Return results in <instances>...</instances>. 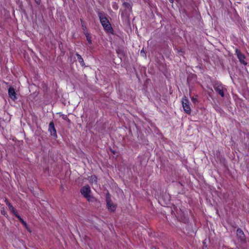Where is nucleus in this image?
Instances as JSON below:
<instances>
[{
  "instance_id": "obj_1",
  "label": "nucleus",
  "mask_w": 249,
  "mask_h": 249,
  "mask_svg": "<svg viewBox=\"0 0 249 249\" xmlns=\"http://www.w3.org/2000/svg\"><path fill=\"white\" fill-rule=\"evenodd\" d=\"M214 90L217 92L221 97L224 96L225 92L227 91L226 86L222 85L220 83L215 82L213 85Z\"/></svg>"
},
{
  "instance_id": "obj_2",
  "label": "nucleus",
  "mask_w": 249,
  "mask_h": 249,
  "mask_svg": "<svg viewBox=\"0 0 249 249\" xmlns=\"http://www.w3.org/2000/svg\"><path fill=\"white\" fill-rule=\"evenodd\" d=\"M99 18L101 23L104 29L108 32H111L112 31V28L111 27L110 24L106 17H105L103 14H100L99 15Z\"/></svg>"
},
{
  "instance_id": "obj_3",
  "label": "nucleus",
  "mask_w": 249,
  "mask_h": 249,
  "mask_svg": "<svg viewBox=\"0 0 249 249\" xmlns=\"http://www.w3.org/2000/svg\"><path fill=\"white\" fill-rule=\"evenodd\" d=\"M81 194L89 200L91 201L93 198L90 196V188L89 185L84 186L81 190Z\"/></svg>"
},
{
  "instance_id": "obj_4",
  "label": "nucleus",
  "mask_w": 249,
  "mask_h": 249,
  "mask_svg": "<svg viewBox=\"0 0 249 249\" xmlns=\"http://www.w3.org/2000/svg\"><path fill=\"white\" fill-rule=\"evenodd\" d=\"M106 202L107 209L111 212H114L116 208V206L111 200L110 195L107 193L106 195Z\"/></svg>"
},
{
  "instance_id": "obj_5",
  "label": "nucleus",
  "mask_w": 249,
  "mask_h": 249,
  "mask_svg": "<svg viewBox=\"0 0 249 249\" xmlns=\"http://www.w3.org/2000/svg\"><path fill=\"white\" fill-rule=\"evenodd\" d=\"M182 104L185 112L188 114H190L191 112V109L190 106V102L186 97H184L182 99Z\"/></svg>"
},
{
  "instance_id": "obj_6",
  "label": "nucleus",
  "mask_w": 249,
  "mask_h": 249,
  "mask_svg": "<svg viewBox=\"0 0 249 249\" xmlns=\"http://www.w3.org/2000/svg\"><path fill=\"white\" fill-rule=\"evenodd\" d=\"M235 53H236L237 57L238 58L240 63L244 65H247V62H246L245 60V55L243 53H242L238 49H236Z\"/></svg>"
},
{
  "instance_id": "obj_7",
  "label": "nucleus",
  "mask_w": 249,
  "mask_h": 249,
  "mask_svg": "<svg viewBox=\"0 0 249 249\" xmlns=\"http://www.w3.org/2000/svg\"><path fill=\"white\" fill-rule=\"evenodd\" d=\"M48 130L52 136H53L54 138L57 137L56 131L54 127V125L53 122H52L50 123Z\"/></svg>"
},
{
  "instance_id": "obj_8",
  "label": "nucleus",
  "mask_w": 249,
  "mask_h": 249,
  "mask_svg": "<svg viewBox=\"0 0 249 249\" xmlns=\"http://www.w3.org/2000/svg\"><path fill=\"white\" fill-rule=\"evenodd\" d=\"M8 94L11 99L15 101L17 99L16 93L14 89L12 87H10L8 89Z\"/></svg>"
},
{
  "instance_id": "obj_9",
  "label": "nucleus",
  "mask_w": 249,
  "mask_h": 249,
  "mask_svg": "<svg viewBox=\"0 0 249 249\" xmlns=\"http://www.w3.org/2000/svg\"><path fill=\"white\" fill-rule=\"evenodd\" d=\"M237 236L238 238L241 241H243L245 240V236L243 231L241 229H238L237 230Z\"/></svg>"
},
{
  "instance_id": "obj_10",
  "label": "nucleus",
  "mask_w": 249,
  "mask_h": 249,
  "mask_svg": "<svg viewBox=\"0 0 249 249\" xmlns=\"http://www.w3.org/2000/svg\"><path fill=\"white\" fill-rule=\"evenodd\" d=\"M123 6L125 8L126 10L130 11L131 6L130 4L127 2H124L123 4Z\"/></svg>"
},
{
  "instance_id": "obj_11",
  "label": "nucleus",
  "mask_w": 249,
  "mask_h": 249,
  "mask_svg": "<svg viewBox=\"0 0 249 249\" xmlns=\"http://www.w3.org/2000/svg\"><path fill=\"white\" fill-rule=\"evenodd\" d=\"M90 180L92 183L96 184L97 181V178L95 176H91L90 177Z\"/></svg>"
},
{
  "instance_id": "obj_12",
  "label": "nucleus",
  "mask_w": 249,
  "mask_h": 249,
  "mask_svg": "<svg viewBox=\"0 0 249 249\" xmlns=\"http://www.w3.org/2000/svg\"><path fill=\"white\" fill-rule=\"evenodd\" d=\"M5 202H6V205L8 206L9 209L11 211L13 210V206L12 205V204L6 199L5 200Z\"/></svg>"
},
{
  "instance_id": "obj_13",
  "label": "nucleus",
  "mask_w": 249,
  "mask_h": 249,
  "mask_svg": "<svg viewBox=\"0 0 249 249\" xmlns=\"http://www.w3.org/2000/svg\"><path fill=\"white\" fill-rule=\"evenodd\" d=\"M87 40L88 41V42L90 44L91 43V37L88 34H86Z\"/></svg>"
},
{
  "instance_id": "obj_14",
  "label": "nucleus",
  "mask_w": 249,
  "mask_h": 249,
  "mask_svg": "<svg viewBox=\"0 0 249 249\" xmlns=\"http://www.w3.org/2000/svg\"><path fill=\"white\" fill-rule=\"evenodd\" d=\"M76 56L80 63H82V62H84L83 59L80 54H76Z\"/></svg>"
},
{
  "instance_id": "obj_15",
  "label": "nucleus",
  "mask_w": 249,
  "mask_h": 249,
  "mask_svg": "<svg viewBox=\"0 0 249 249\" xmlns=\"http://www.w3.org/2000/svg\"><path fill=\"white\" fill-rule=\"evenodd\" d=\"M18 219V220L21 222L22 220H23V219L21 218V217L20 216V215L17 213V214H16L15 215Z\"/></svg>"
},
{
  "instance_id": "obj_16",
  "label": "nucleus",
  "mask_w": 249,
  "mask_h": 249,
  "mask_svg": "<svg viewBox=\"0 0 249 249\" xmlns=\"http://www.w3.org/2000/svg\"><path fill=\"white\" fill-rule=\"evenodd\" d=\"M18 219V220L21 222L22 220H23V219L21 218V217L20 216V215L17 213V214H16L15 215Z\"/></svg>"
},
{
  "instance_id": "obj_17",
  "label": "nucleus",
  "mask_w": 249,
  "mask_h": 249,
  "mask_svg": "<svg viewBox=\"0 0 249 249\" xmlns=\"http://www.w3.org/2000/svg\"><path fill=\"white\" fill-rule=\"evenodd\" d=\"M18 219V220L21 222L22 220H23V219L21 218V217L20 216V215L17 213V214H16L15 215Z\"/></svg>"
},
{
  "instance_id": "obj_18",
  "label": "nucleus",
  "mask_w": 249,
  "mask_h": 249,
  "mask_svg": "<svg viewBox=\"0 0 249 249\" xmlns=\"http://www.w3.org/2000/svg\"><path fill=\"white\" fill-rule=\"evenodd\" d=\"M191 100H192V102L193 103H196L197 102V99L196 98L194 97H192L191 98Z\"/></svg>"
},
{
  "instance_id": "obj_19",
  "label": "nucleus",
  "mask_w": 249,
  "mask_h": 249,
  "mask_svg": "<svg viewBox=\"0 0 249 249\" xmlns=\"http://www.w3.org/2000/svg\"><path fill=\"white\" fill-rule=\"evenodd\" d=\"M22 224L24 225V226L25 227V228L26 229H27V223L23 220H22V221L21 222Z\"/></svg>"
},
{
  "instance_id": "obj_20",
  "label": "nucleus",
  "mask_w": 249,
  "mask_h": 249,
  "mask_svg": "<svg viewBox=\"0 0 249 249\" xmlns=\"http://www.w3.org/2000/svg\"><path fill=\"white\" fill-rule=\"evenodd\" d=\"M11 211L15 215L17 213V212H16V210L15 209V208H13V210H11Z\"/></svg>"
},
{
  "instance_id": "obj_21",
  "label": "nucleus",
  "mask_w": 249,
  "mask_h": 249,
  "mask_svg": "<svg viewBox=\"0 0 249 249\" xmlns=\"http://www.w3.org/2000/svg\"><path fill=\"white\" fill-rule=\"evenodd\" d=\"M62 118L64 120H68V118H67V116L66 115H62Z\"/></svg>"
},
{
  "instance_id": "obj_22",
  "label": "nucleus",
  "mask_w": 249,
  "mask_h": 249,
  "mask_svg": "<svg viewBox=\"0 0 249 249\" xmlns=\"http://www.w3.org/2000/svg\"><path fill=\"white\" fill-rule=\"evenodd\" d=\"M113 8H114V9H117V8H118L117 6L115 4H114V5H113Z\"/></svg>"
},
{
  "instance_id": "obj_23",
  "label": "nucleus",
  "mask_w": 249,
  "mask_h": 249,
  "mask_svg": "<svg viewBox=\"0 0 249 249\" xmlns=\"http://www.w3.org/2000/svg\"><path fill=\"white\" fill-rule=\"evenodd\" d=\"M36 2L37 3V4H39L40 3V0H35Z\"/></svg>"
},
{
  "instance_id": "obj_24",
  "label": "nucleus",
  "mask_w": 249,
  "mask_h": 249,
  "mask_svg": "<svg viewBox=\"0 0 249 249\" xmlns=\"http://www.w3.org/2000/svg\"><path fill=\"white\" fill-rule=\"evenodd\" d=\"M26 229L28 230V231L29 232H31V230L28 228V226H27V229Z\"/></svg>"
},
{
  "instance_id": "obj_25",
  "label": "nucleus",
  "mask_w": 249,
  "mask_h": 249,
  "mask_svg": "<svg viewBox=\"0 0 249 249\" xmlns=\"http://www.w3.org/2000/svg\"><path fill=\"white\" fill-rule=\"evenodd\" d=\"M169 0V1H170L171 3H173L174 2V0Z\"/></svg>"
},
{
  "instance_id": "obj_26",
  "label": "nucleus",
  "mask_w": 249,
  "mask_h": 249,
  "mask_svg": "<svg viewBox=\"0 0 249 249\" xmlns=\"http://www.w3.org/2000/svg\"><path fill=\"white\" fill-rule=\"evenodd\" d=\"M1 213L3 214V213H4V211H1Z\"/></svg>"
},
{
  "instance_id": "obj_27",
  "label": "nucleus",
  "mask_w": 249,
  "mask_h": 249,
  "mask_svg": "<svg viewBox=\"0 0 249 249\" xmlns=\"http://www.w3.org/2000/svg\"><path fill=\"white\" fill-rule=\"evenodd\" d=\"M142 52H143V51H142L141 52V53H142Z\"/></svg>"
},
{
  "instance_id": "obj_28",
  "label": "nucleus",
  "mask_w": 249,
  "mask_h": 249,
  "mask_svg": "<svg viewBox=\"0 0 249 249\" xmlns=\"http://www.w3.org/2000/svg\"><path fill=\"white\" fill-rule=\"evenodd\" d=\"M142 52H143V51H142L141 52V53H142Z\"/></svg>"
}]
</instances>
